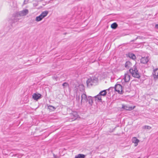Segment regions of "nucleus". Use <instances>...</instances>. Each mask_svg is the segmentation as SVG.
<instances>
[{
  "label": "nucleus",
  "mask_w": 158,
  "mask_h": 158,
  "mask_svg": "<svg viewBox=\"0 0 158 158\" xmlns=\"http://www.w3.org/2000/svg\"><path fill=\"white\" fill-rule=\"evenodd\" d=\"M94 80L92 79L91 78L88 79L86 81L87 84L88 85H92L94 83Z\"/></svg>",
  "instance_id": "nucleus-9"
},
{
  "label": "nucleus",
  "mask_w": 158,
  "mask_h": 158,
  "mask_svg": "<svg viewBox=\"0 0 158 158\" xmlns=\"http://www.w3.org/2000/svg\"><path fill=\"white\" fill-rule=\"evenodd\" d=\"M16 155H17L16 154H15V155H13L12 156H16Z\"/></svg>",
  "instance_id": "nucleus-29"
},
{
  "label": "nucleus",
  "mask_w": 158,
  "mask_h": 158,
  "mask_svg": "<svg viewBox=\"0 0 158 158\" xmlns=\"http://www.w3.org/2000/svg\"><path fill=\"white\" fill-rule=\"evenodd\" d=\"M28 12L27 9H24L19 12L15 13L13 14L11 18L12 21L13 23L18 21L19 20V17L25 16L28 13Z\"/></svg>",
  "instance_id": "nucleus-1"
},
{
  "label": "nucleus",
  "mask_w": 158,
  "mask_h": 158,
  "mask_svg": "<svg viewBox=\"0 0 158 158\" xmlns=\"http://www.w3.org/2000/svg\"><path fill=\"white\" fill-rule=\"evenodd\" d=\"M114 89L115 91L118 92L119 94H122L123 93L122 89V86L120 84H116L115 86Z\"/></svg>",
  "instance_id": "nucleus-4"
},
{
  "label": "nucleus",
  "mask_w": 158,
  "mask_h": 158,
  "mask_svg": "<svg viewBox=\"0 0 158 158\" xmlns=\"http://www.w3.org/2000/svg\"><path fill=\"white\" fill-rule=\"evenodd\" d=\"M132 142L135 143V146H136L138 144L139 140L136 137H134L132 139Z\"/></svg>",
  "instance_id": "nucleus-14"
},
{
  "label": "nucleus",
  "mask_w": 158,
  "mask_h": 158,
  "mask_svg": "<svg viewBox=\"0 0 158 158\" xmlns=\"http://www.w3.org/2000/svg\"><path fill=\"white\" fill-rule=\"evenodd\" d=\"M139 37V36H137V37H136V38L135 40H134V41L136 40H137V39L138 38V37Z\"/></svg>",
  "instance_id": "nucleus-28"
},
{
  "label": "nucleus",
  "mask_w": 158,
  "mask_h": 158,
  "mask_svg": "<svg viewBox=\"0 0 158 158\" xmlns=\"http://www.w3.org/2000/svg\"><path fill=\"white\" fill-rule=\"evenodd\" d=\"M48 14V12L47 11H45L42 12L40 15L43 18L46 17Z\"/></svg>",
  "instance_id": "nucleus-16"
},
{
  "label": "nucleus",
  "mask_w": 158,
  "mask_h": 158,
  "mask_svg": "<svg viewBox=\"0 0 158 158\" xmlns=\"http://www.w3.org/2000/svg\"><path fill=\"white\" fill-rule=\"evenodd\" d=\"M129 71L132 77L138 79L140 78V76L139 73L135 65H134L133 67L129 69Z\"/></svg>",
  "instance_id": "nucleus-3"
},
{
  "label": "nucleus",
  "mask_w": 158,
  "mask_h": 158,
  "mask_svg": "<svg viewBox=\"0 0 158 158\" xmlns=\"http://www.w3.org/2000/svg\"><path fill=\"white\" fill-rule=\"evenodd\" d=\"M130 76L128 73H125L124 79L125 82H128L130 80Z\"/></svg>",
  "instance_id": "nucleus-11"
},
{
  "label": "nucleus",
  "mask_w": 158,
  "mask_h": 158,
  "mask_svg": "<svg viewBox=\"0 0 158 158\" xmlns=\"http://www.w3.org/2000/svg\"><path fill=\"white\" fill-rule=\"evenodd\" d=\"M17 157H19V156H18Z\"/></svg>",
  "instance_id": "nucleus-30"
},
{
  "label": "nucleus",
  "mask_w": 158,
  "mask_h": 158,
  "mask_svg": "<svg viewBox=\"0 0 158 158\" xmlns=\"http://www.w3.org/2000/svg\"><path fill=\"white\" fill-rule=\"evenodd\" d=\"M85 156L84 155L80 154V158H84Z\"/></svg>",
  "instance_id": "nucleus-23"
},
{
  "label": "nucleus",
  "mask_w": 158,
  "mask_h": 158,
  "mask_svg": "<svg viewBox=\"0 0 158 158\" xmlns=\"http://www.w3.org/2000/svg\"><path fill=\"white\" fill-rule=\"evenodd\" d=\"M72 115L74 117V118H72V119H73L74 120L76 119L78 117V115L77 114V113L75 112H74L73 113Z\"/></svg>",
  "instance_id": "nucleus-21"
},
{
  "label": "nucleus",
  "mask_w": 158,
  "mask_h": 158,
  "mask_svg": "<svg viewBox=\"0 0 158 158\" xmlns=\"http://www.w3.org/2000/svg\"><path fill=\"white\" fill-rule=\"evenodd\" d=\"M118 27V24L116 23H114L111 24V27L113 29H115Z\"/></svg>",
  "instance_id": "nucleus-18"
},
{
  "label": "nucleus",
  "mask_w": 158,
  "mask_h": 158,
  "mask_svg": "<svg viewBox=\"0 0 158 158\" xmlns=\"http://www.w3.org/2000/svg\"><path fill=\"white\" fill-rule=\"evenodd\" d=\"M41 95L39 94L35 93L32 95V98L34 99L37 100L41 98Z\"/></svg>",
  "instance_id": "nucleus-8"
},
{
  "label": "nucleus",
  "mask_w": 158,
  "mask_h": 158,
  "mask_svg": "<svg viewBox=\"0 0 158 158\" xmlns=\"http://www.w3.org/2000/svg\"><path fill=\"white\" fill-rule=\"evenodd\" d=\"M131 65V63L129 61H127L125 64V67L127 69H129Z\"/></svg>",
  "instance_id": "nucleus-13"
},
{
  "label": "nucleus",
  "mask_w": 158,
  "mask_h": 158,
  "mask_svg": "<svg viewBox=\"0 0 158 158\" xmlns=\"http://www.w3.org/2000/svg\"><path fill=\"white\" fill-rule=\"evenodd\" d=\"M62 85L66 87L68 86V84L67 83L65 82Z\"/></svg>",
  "instance_id": "nucleus-24"
},
{
  "label": "nucleus",
  "mask_w": 158,
  "mask_h": 158,
  "mask_svg": "<svg viewBox=\"0 0 158 158\" xmlns=\"http://www.w3.org/2000/svg\"><path fill=\"white\" fill-rule=\"evenodd\" d=\"M106 90H102L100 92L99 94L100 95L104 96H106L107 94V92L106 91Z\"/></svg>",
  "instance_id": "nucleus-17"
},
{
  "label": "nucleus",
  "mask_w": 158,
  "mask_h": 158,
  "mask_svg": "<svg viewBox=\"0 0 158 158\" xmlns=\"http://www.w3.org/2000/svg\"><path fill=\"white\" fill-rule=\"evenodd\" d=\"M135 107V106H129L126 105H123L122 108L127 110H133Z\"/></svg>",
  "instance_id": "nucleus-6"
},
{
  "label": "nucleus",
  "mask_w": 158,
  "mask_h": 158,
  "mask_svg": "<svg viewBox=\"0 0 158 158\" xmlns=\"http://www.w3.org/2000/svg\"><path fill=\"white\" fill-rule=\"evenodd\" d=\"M142 128L143 129H147L148 130H150L152 128V127L150 126L145 125L142 127Z\"/></svg>",
  "instance_id": "nucleus-20"
},
{
  "label": "nucleus",
  "mask_w": 158,
  "mask_h": 158,
  "mask_svg": "<svg viewBox=\"0 0 158 158\" xmlns=\"http://www.w3.org/2000/svg\"><path fill=\"white\" fill-rule=\"evenodd\" d=\"M101 95H100L99 94L97 95L94 96V98H95L96 100H97L101 102L102 101Z\"/></svg>",
  "instance_id": "nucleus-12"
},
{
  "label": "nucleus",
  "mask_w": 158,
  "mask_h": 158,
  "mask_svg": "<svg viewBox=\"0 0 158 158\" xmlns=\"http://www.w3.org/2000/svg\"><path fill=\"white\" fill-rule=\"evenodd\" d=\"M75 158H79V154H78L77 156H76Z\"/></svg>",
  "instance_id": "nucleus-26"
},
{
  "label": "nucleus",
  "mask_w": 158,
  "mask_h": 158,
  "mask_svg": "<svg viewBox=\"0 0 158 158\" xmlns=\"http://www.w3.org/2000/svg\"><path fill=\"white\" fill-rule=\"evenodd\" d=\"M48 109H49V110H53L56 109L54 107L51 106H48Z\"/></svg>",
  "instance_id": "nucleus-22"
},
{
  "label": "nucleus",
  "mask_w": 158,
  "mask_h": 158,
  "mask_svg": "<svg viewBox=\"0 0 158 158\" xmlns=\"http://www.w3.org/2000/svg\"><path fill=\"white\" fill-rule=\"evenodd\" d=\"M81 105H85L87 101H88L89 103L91 105H92L93 103V101L92 97L91 96L87 97L85 93H81Z\"/></svg>",
  "instance_id": "nucleus-2"
},
{
  "label": "nucleus",
  "mask_w": 158,
  "mask_h": 158,
  "mask_svg": "<svg viewBox=\"0 0 158 158\" xmlns=\"http://www.w3.org/2000/svg\"><path fill=\"white\" fill-rule=\"evenodd\" d=\"M152 75L154 79L158 78V69H156L153 70Z\"/></svg>",
  "instance_id": "nucleus-7"
},
{
  "label": "nucleus",
  "mask_w": 158,
  "mask_h": 158,
  "mask_svg": "<svg viewBox=\"0 0 158 158\" xmlns=\"http://www.w3.org/2000/svg\"><path fill=\"white\" fill-rule=\"evenodd\" d=\"M127 56L133 60H135L136 58L135 55L131 52H129L127 54Z\"/></svg>",
  "instance_id": "nucleus-10"
},
{
  "label": "nucleus",
  "mask_w": 158,
  "mask_h": 158,
  "mask_svg": "<svg viewBox=\"0 0 158 158\" xmlns=\"http://www.w3.org/2000/svg\"><path fill=\"white\" fill-rule=\"evenodd\" d=\"M149 59L148 57H142L140 59V62L143 64L147 63Z\"/></svg>",
  "instance_id": "nucleus-5"
},
{
  "label": "nucleus",
  "mask_w": 158,
  "mask_h": 158,
  "mask_svg": "<svg viewBox=\"0 0 158 158\" xmlns=\"http://www.w3.org/2000/svg\"><path fill=\"white\" fill-rule=\"evenodd\" d=\"M155 27L156 28H157L158 29V24H156V25H155Z\"/></svg>",
  "instance_id": "nucleus-27"
},
{
  "label": "nucleus",
  "mask_w": 158,
  "mask_h": 158,
  "mask_svg": "<svg viewBox=\"0 0 158 158\" xmlns=\"http://www.w3.org/2000/svg\"><path fill=\"white\" fill-rule=\"evenodd\" d=\"M43 18L42 16L40 15L38 16H37L35 18V21L37 22H39L41 21Z\"/></svg>",
  "instance_id": "nucleus-19"
},
{
  "label": "nucleus",
  "mask_w": 158,
  "mask_h": 158,
  "mask_svg": "<svg viewBox=\"0 0 158 158\" xmlns=\"http://www.w3.org/2000/svg\"><path fill=\"white\" fill-rule=\"evenodd\" d=\"M85 86L84 85V84L83 83L82 81V84H80V91H84L85 93Z\"/></svg>",
  "instance_id": "nucleus-15"
},
{
  "label": "nucleus",
  "mask_w": 158,
  "mask_h": 158,
  "mask_svg": "<svg viewBox=\"0 0 158 158\" xmlns=\"http://www.w3.org/2000/svg\"><path fill=\"white\" fill-rule=\"evenodd\" d=\"M28 1L27 0H25L23 2V4H26L27 3Z\"/></svg>",
  "instance_id": "nucleus-25"
}]
</instances>
